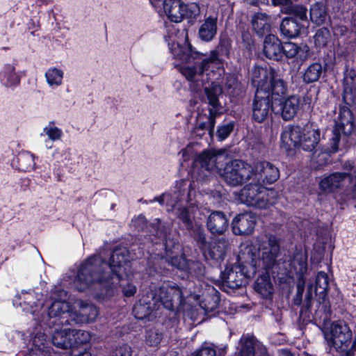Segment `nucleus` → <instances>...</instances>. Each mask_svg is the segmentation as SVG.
Returning <instances> with one entry per match:
<instances>
[{
	"label": "nucleus",
	"mask_w": 356,
	"mask_h": 356,
	"mask_svg": "<svg viewBox=\"0 0 356 356\" xmlns=\"http://www.w3.org/2000/svg\"><path fill=\"white\" fill-rule=\"evenodd\" d=\"M129 271L128 251L118 248L112 253L109 263L97 256L86 260L79 268L74 284L79 291L96 287V284L116 287L121 280L129 276Z\"/></svg>",
	"instance_id": "1"
},
{
	"label": "nucleus",
	"mask_w": 356,
	"mask_h": 356,
	"mask_svg": "<svg viewBox=\"0 0 356 356\" xmlns=\"http://www.w3.org/2000/svg\"><path fill=\"white\" fill-rule=\"evenodd\" d=\"M321 132L311 126L301 127L290 126L282 134V141L288 148L300 147L305 151L313 152L316 149L320 141Z\"/></svg>",
	"instance_id": "2"
},
{
	"label": "nucleus",
	"mask_w": 356,
	"mask_h": 356,
	"mask_svg": "<svg viewBox=\"0 0 356 356\" xmlns=\"http://www.w3.org/2000/svg\"><path fill=\"white\" fill-rule=\"evenodd\" d=\"M276 195L274 191L267 190L261 184L251 181L241 190L239 199L250 207L266 209L275 203Z\"/></svg>",
	"instance_id": "3"
},
{
	"label": "nucleus",
	"mask_w": 356,
	"mask_h": 356,
	"mask_svg": "<svg viewBox=\"0 0 356 356\" xmlns=\"http://www.w3.org/2000/svg\"><path fill=\"white\" fill-rule=\"evenodd\" d=\"M252 80L258 90L266 88L263 93L268 97L282 96L286 93L287 86L284 80L276 78L273 70L269 72L262 67H256L252 73Z\"/></svg>",
	"instance_id": "4"
},
{
	"label": "nucleus",
	"mask_w": 356,
	"mask_h": 356,
	"mask_svg": "<svg viewBox=\"0 0 356 356\" xmlns=\"http://www.w3.org/2000/svg\"><path fill=\"white\" fill-rule=\"evenodd\" d=\"M280 245L277 238L272 234L265 235L259 239L257 266L266 271L277 264Z\"/></svg>",
	"instance_id": "5"
},
{
	"label": "nucleus",
	"mask_w": 356,
	"mask_h": 356,
	"mask_svg": "<svg viewBox=\"0 0 356 356\" xmlns=\"http://www.w3.org/2000/svg\"><path fill=\"white\" fill-rule=\"evenodd\" d=\"M330 330V341L335 350L343 356H354L353 344L350 346L353 334L348 325L343 321H337L331 324Z\"/></svg>",
	"instance_id": "6"
},
{
	"label": "nucleus",
	"mask_w": 356,
	"mask_h": 356,
	"mask_svg": "<svg viewBox=\"0 0 356 356\" xmlns=\"http://www.w3.org/2000/svg\"><path fill=\"white\" fill-rule=\"evenodd\" d=\"M252 168L241 159H234L227 163L222 177L225 181L232 186H241L248 181H252Z\"/></svg>",
	"instance_id": "7"
},
{
	"label": "nucleus",
	"mask_w": 356,
	"mask_h": 356,
	"mask_svg": "<svg viewBox=\"0 0 356 356\" xmlns=\"http://www.w3.org/2000/svg\"><path fill=\"white\" fill-rule=\"evenodd\" d=\"M151 299L156 301L159 307V302L170 311L175 308L179 309L184 303L183 294L181 289L176 285L163 284L152 291L149 293Z\"/></svg>",
	"instance_id": "8"
},
{
	"label": "nucleus",
	"mask_w": 356,
	"mask_h": 356,
	"mask_svg": "<svg viewBox=\"0 0 356 356\" xmlns=\"http://www.w3.org/2000/svg\"><path fill=\"white\" fill-rule=\"evenodd\" d=\"M355 125L354 117L350 108L346 106L340 108L331 138V148L333 152L339 149V141L341 139H346L347 136L353 133Z\"/></svg>",
	"instance_id": "9"
},
{
	"label": "nucleus",
	"mask_w": 356,
	"mask_h": 356,
	"mask_svg": "<svg viewBox=\"0 0 356 356\" xmlns=\"http://www.w3.org/2000/svg\"><path fill=\"white\" fill-rule=\"evenodd\" d=\"M163 8L168 17L176 23L184 17L195 18L199 13L197 4L185 5L181 0H165Z\"/></svg>",
	"instance_id": "10"
},
{
	"label": "nucleus",
	"mask_w": 356,
	"mask_h": 356,
	"mask_svg": "<svg viewBox=\"0 0 356 356\" xmlns=\"http://www.w3.org/2000/svg\"><path fill=\"white\" fill-rule=\"evenodd\" d=\"M252 168V181L259 184H273L280 177L278 168L273 163L266 161H259L254 163Z\"/></svg>",
	"instance_id": "11"
},
{
	"label": "nucleus",
	"mask_w": 356,
	"mask_h": 356,
	"mask_svg": "<svg viewBox=\"0 0 356 356\" xmlns=\"http://www.w3.org/2000/svg\"><path fill=\"white\" fill-rule=\"evenodd\" d=\"M254 273V270L250 273L245 271V267L241 265L227 268L222 273V285L232 289H238L245 286Z\"/></svg>",
	"instance_id": "12"
},
{
	"label": "nucleus",
	"mask_w": 356,
	"mask_h": 356,
	"mask_svg": "<svg viewBox=\"0 0 356 356\" xmlns=\"http://www.w3.org/2000/svg\"><path fill=\"white\" fill-rule=\"evenodd\" d=\"M266 88H261L260 90L257 88L252 104V118L258 122H264L273 110L270 99L263 93L262 90Z\"/></svg>",
	"instance_id": "13"
},
{
	"label": "nucleus",
	"mask_w": 356,
	"mask_h": 356,
	"mask_svg": "<svg viewBox=\"0 0 356 356\" xmlns=\"http://www.w3.org/2000/svg\"><path fill=\"white\" fill-rule=\"evenodd\" d=\"M74 310L70 312L69 318L76 323H88L94 321L98 316L97 307L90 303L77 300L74 302Z\"/></svg>",
	"instance_id": "14"
},
{
	"label": "nucleus",
	"mask_w": 356,
	"mask_h": 356,
	"mask_svg": "<svg viewBox=\"0 0 356 356\" xmlns=\"http://www.w3.org/2000/svg\"><path fill=\"white\" fill-rule=\"evenodd\" d=\"M257 217L252 213H243L237 215L232 220L233 232L236 235L251 234L256 225Z\"/></svg>",
	"instance_id": "15"
},
{
	"label": "nucleus",
	"mask_w": 356,
	"mask_h": 356,
	"mask_svg": "<svg viewBox=\"0 0 356 356\" xmlns=\"http://www.w3.org/2000/svg\"><path fill=\"white\" fill-rule=\"evenodd\" d=\"M204 92L208 100V103L211 106L209 109V113H211L210 126L213 127L215 125L216 117L218 114L220 108L218 97L222 94V88L219 84L213 82L210 86L204 88Z\"/></svg>",
	"instance_id": "16"
},
{
	"label": "nucleus",
	"mask_w": 356,
	"mask_h": 356,
	"mask_svg": "<svg viewBox=\"0 0 356 356\" xmlns=\"http://www.w3.org/2000/svg\"><path fill=\"white\" fill-rule=\"evenodd\" d=\"M347 177L352 176L347 172H334L321 181L320 188L325 192H335L343 187Z\"/></svg>",
	"instance_id": "17"
},
{
	"label": "nucleus",
	"mask_w": 356,
	"mask_h": 356,
	"mask_svg": "<svg viewBox=\"0 0 356 356\" xmlns=\"http://www.w3.org/2000/svg\"><path fill=\"white\" fill-rule=\"evenodd\" d=\"M207 226L211 234L220 235L227 231L229 226V220L224 213L213 211L207 218Z\"/></svg>",
	"instance_id": "18"
},
{
	"label": "nucleus",
	"mask_w": 356,
	"mask_h": 356,
	"mask_svg": "<svg viewBox=\"0 0 356 356\" xmlns=\"http://www.w3.org/2000/svg\"><path fill=\"white\" fill-rule=\"evenodd\" d=\"M207 65L208 60H203L194 66L181 67L179 71L188 81L194 84L195 89H198L202 85L200 83V77L203 75L204 70L207 69Z\"/></svg>",
	"instance_id": "19"
},
{
	"label": "nucleus",
	"mask_w": 356,
	"mask_h": 356,
	"mask_svg": "<svg viewBox=\"0 0 356 356\" xmlns=\"http://www.w3.org/2000/svg\"><path fill=\"white\" fill-rule=\"evenodd\" d=\"M281 116L287 121L292 120L300 109V98L296 95H291L281 101Z\"/></svg>",
	"instance_id": "20"
},
{
	"label": "nucleus",
	"mask_w": 356,
	"mask_h": 356,
	"mask_svg": "<svg viewBox=\"0 0 356 356\" xmlns=\"http://www.w3.org/2000/svg\"><path fill=\"white\" fill-rule=\"evenodd\" d=\"M240 343L241 348L237 356H255V353L261 355V348H266L254 337L250 335L243 336Z\"/></svg>",
	"instance_id": "21"
},
{
	"label": "nucleus",
	"mask_w": 356,
	"mask_h": 356,
	"mask_svg": "<svg viewBox=\"0 0 356 356\" xmlns=\"http://www.w3.org/2000/svg\"><path fill=\"white\" fill-rule=\"evenodd\" d=\"M264 53L270 58L278 60L282 58V43L274 35H268L264 42Z\"/></svg>",
	"instance_id": "22"
},
{
	"label": "nucleus",
	"mask_w": 356,
	"mask_h": 356,
	"mask_svg": "<svg viewBox=\"0 0 356 356\" xmlns=\"http://www.w3.org/2000/svg\"><path fill=\"white\" fill-rule=\"evenodd\" d=\"M356 74L354 71H350L346 75L343 79V99L346 105L350 106L355 103L356 100Z\"/></svg>",
	"instance_id": "23"
},
{
	"label": "nucleus",
	"mask_w": 356,
	"mask_h": 356,
	"mask_svg": "<svg viewBox=\"0 0 356 356\" xmlns=\"http://www.w3.org/2000/svg\"><path fill=\"white\" fill-rule=\"evenodd\" d=\"M70 305L64 301H54L49 308L48 315L50 318L59 317L57 320L58 325L69 324V320L65 319L70 314Z\"/></svg>",
	"instance_id": "24"
},
{
	"label": "nucleus",
	"mask_w": 356,
	"mask_h": 356,
	"mask_svg": "<svg viewBox=\"0 0 356 356\" xmlns=\"http://www.w3.org/2000/svg\"><path fill=\"white\" fill-rule=\"evenodd\" d=\"M149 298H151V296L148 294L134 305L133 312L136 318L144 319L147 317L152 311L159 309V306L156 305V301L149 300Z\"/></svg>",
	"instance_id": "25"
},
{
	"label": "nucleus",
	"mask_w": 356,
	"mask_h": 356,
	"mask_svg": "<svg viewBox=\"0 0 356 356\" xmlns=\"http://www.w3.org/2000/svg\"><path fill=\"white\" fill-rule=\"evenodd\" d=\"M253 31L259 36H263L270 32V17L266 13H255L251 19Z\"/></svg>",
	"instance_id": "26"
},
{
	"label": "nucleus",
	"mask_w": 356,
	"mask_h": 356,
	"mask_svg": "<svg viewBox=\"0 0 356 356\" xmlns=\"http://www.w3.org/2000/svg\"><path fill=\"white\" fill-rule=\"evenodd\" d=\"M254 289L264 298H270L273 294L274 287L268 273L257 277L254 282Z\"/></svg>",
	"instance_id": "27"
},
{
	"label": "nucleus",
	"mask_w": 356,
	"mask_h": 356,
	"mask_svg": "<svg viewBox=\"0 0 356 356\" xmlns=\"http://www.w3.org/2000/svg\"><path fill=\"white\" fill-rule=\"evenodd\" d=\"M217 17H208L199 29L198 35L204 41H211L217 32Z\"/></svg>",
	"instance_id": "28"
},
{
	"label": "nucleus",
	"mask_w": 356,
	"mask_h": 356,
	"mask_svg": "<svg viewBox=\"0 0 356 356\" xmlns=\"http://www.w3.org/2000/svg\"><path fill=\"white\" fill-rule=\"evenodd\" d=\"M301 28L302 25L293 17H285L280 26L282 35L289 38L298 36Z\"/></svg>",
	"instance_id": "29"
},
{
	"label": "nucleus",
	"mask_w": 356,
	"mask_h": 356,
	"mask_svg": "<svg viewBox=\"0 0 356 356\" xmlns=\"http://www.w3.org/2000/svg\"><path fill=\"white\" fill-rule=\"evenodd\" d=\"M71 329H63L54 332L51 337L52 343L58 348L67 349L73 346L71 337Z\"/></svg>",
	"instance_id": "30"
},
{
	"label": "nucleus",
	"mask_w": 356,
	"mask_h": 356,
	"mask_svg": "<svg viewBox=\"0 0 356 356\" xmlns=\"http://www.w3.org/2000/svg\"><path fill=\"white\" fill-rule=\"evenodd\" d=\"M220 300L219 293L214 288H211L204 294L200 305L206 313L211 312L218 307Z\"/></svg>",
	"instance_id": "31"
},
{
	"label": "nucleus",
	"mask_w": 356,
	"mask_h": 356,
	"mask_svg": "<svg viewBox=\"0 0 356 356\" xmlns=\"http://www.w3.org/2000/svg\"><path fill=\"white\" fill-rule=\"evenodd\" d=\"M222 156V153L217 154L216 151H204L198 156V161L202 168L208 171L218 168V159Z\"/></svg>",
	"instance_id": "32"
},
{
	"label": "nucleus",
	"mask_w": 356,
	"mask_h": 356,
	"mask_svg": "<svg viewBox=\"0 0 356 356\" xmlns=\"http://www.w3.org/2000/svg\"><path fill=\"white\" fill-rule=\"evenodd\" d=\"M291 270L298 275H303L307 269V256L302 251L296 252L290 260Z\"/></svg>",
	"instance_id": "33"
},
{
	"label": "nucleus",
	"mask_w": 356,
	"mask_h": 356,
	"mask_svg": "<svg viewBox=\"0 0 356 356\" xmlns=\"http://www.w3.org/2000/svg\"><path fill=\"white\" fill-rule=\"evenodd\" d=\"M327 18L325 6L323 3L317 2L310 8V19L316 25L324 24Z\"/></svg>",
	"instance_id": "34"
},
{
	"label": "nucleus",
	"mask_w": 356,
	"mask_h": 356,
	"mask_svg": "<svg viewBox=\"0 0 356 356\" xmlns=\"http://www.w3.org/2000/svg\"><path fill=\"white\" fill-rule=\"evenodd\" d=\"M323 74V67L320 63H314L305 70L302 79L305 83H312L319 80Z\"/></svg>",
	"instance_id": "35"
},
{
	"label": "nucleus",
	"mask_w": 356,
	"mask_h": 356,
	"mask_svg": "<svg viewBox=\"0 0 356 356\" xmlns=\"http://www.w3.org/2000/svg\"><path fill=\"white\" fill-rule=\"evenodd\" d=\"M178 52L175 54V56L183 62H189L191 59L197 58L199 53L193 49L192 45L186 40L184 46L177 44Z\"/></svg>",
	"instance_id": "36"
},
{
	"label": "nucleus",
	"mask_w": 356,
	"mask_h": 356,
	"mask_svg": "<svg viewBox=\"0 0 356 356\" xmlns=\"http://www.w3.org/2000/svg\"><path fill=\"white\" fill-rule=\"evenodd\" d=\"M196 209L194 207H183L179 209L178 218L184 223L186 228H192L195 222H193Z\"/></svg>",
	"instance_id": "37"
},
{
	"label": "nucleus",
	"mask_w": 356,
	"mask_h": 356,
	"mask_svg": "<svg viewBox=\"0 0 356 356\" xmlns=\"http://www.w3.org/2000/svg\"><path fill=\"white\" fill-rule=\"evenodd\" d=\"M42 296V289L37 287L26 293L24 298L27 302V304L33 307V306L38 307L43 305L42 302H40Z\"/></svg>",
	"instance_id": "38"
},
{
	"label": "nucleus",
	"mask_w": 356,
	"mask_h": 356,
	"mask_svg": "<svg viewBox=\"0 0 356 356\" xmlns=\"http://www.w3.org/2000/svg\"><path fill=\"white\" fill-rule=\"evenodd\" d=\"M188 230L191 231V234L200 245V248H204L207 245V236L204 229L202 225L195 222L193 227L190 228Z\"/></svg>",
	"instance_id": "39"
},
{
	"label": "nucleus",
	"mask_w": 356,
	"mask_h": 356,
	"mask_svg": "<svg viewBox=\"0 0 356 356\" xmlns=\"http://www.w3.org/2000/svg\"><path fill=\"white\" fill-rule=\"evenodd\" d=\"M329 287V279L327 273L325 272H319L316 279V291L319 293L325 295Z\"/></svg>",
	"instance_id": "40"
},
{
	"label": "nucleus",
	"mask_w": 356,
	"mask_h": 356,
	"mask_svg": "<svg viewBox=\"0 0 356 356\" xmlns=\"http://www.w3.org/2000/svg\"><path fill=\"white\" fill-rule=\"evenodd\" d=\"M71 337L73 345H80L87 343L90 339L89 332L81 330H71Z\"/></svg>",
	"instance_id": "41"
},
{
	"label": "nucleus",
	"mask_w": 356,
	"mask_h": 356,
	"mask_svg": "<svg viewBox=\"0 0 356 356\" xmlns=\"http://www.w3.org/2000/svg\"><path fill=\"white\" fill-rule=\"evenodd\" d=\"M45 76L49 85H60L62 82L63 72L56 68L49 70Z\"/></svg>",
	"instance_id": "42"
},
{
	"label": "nucleus",
	"mask_w": 356,
	"mask_h": 356,
	"mask_svg": "<svg viewBox=\"0 0 356 356\" xmlns=\"http://www.w3.org/2000/svg\"><path fill=\"white\" fill-rule=\"evenodd\" d=\"M127 277H125L122 281L127 278ZM121 282L122 280L120 282V283L116 286V287H114L113 285H111L110 286H106L105 284H96V286H101L102 287H104L106 291H107V293L108 294H110V293L108 292V290L111 289L112 290L113 289H117L118 286H122V292L124 293V295L126 296V297H131V296H133L136 292V287L131 284H127L126 286H124L121 284Z\"/></svg>",
	"instance_id": "43"
},
{
	"label": "nucleus",
	"mask_w": 356,
	"mask_h": 356,
	"mask_svg": "<svg viewBox=\"0 0 356 356\" xmlns=\"http://www.w3.org/2000/svg\"><path fill=\"white\" fill-rule=\"evenodd\" d=\"M227 248V243L225 240L218 241L211 248V254L216 259L222 258L226 252Z\"/></svg>",
	"instance_id": "44"
},
{
	"label": "nucleus",
	"mask_w": 356,
	"mask_h": 356,
	"mask_svg": "<svg viewBox=\"0 0 356 356\" xmlns=\"http://www.w3.org/2000/svg\"><path fill=\"white\" fill-rule=\"evenodd\" d=\"M330 37V31L327 28H321L317 31L314 36V42L317 46H325Z\"/></svg>",
	"instance_id": "45"
},
{
	"label": "nucleus",
	"mask_w": 356,
	"mask_h": 356,
	"mask_svg": "<svg viewBox=\"0 0 356 356\" xmlns=\"http://www.w3.org/2000/svg\"><path fill=\"white\" fill-rule=\"evenodd\" d=\"M300 47L297 44L293 42H285L284 44H282V56L284 54L287 58H293L295 57Z\"/></svg>",
	"instance_id": "46"
},
{
	"label": "nucleus",
	"mask_w": 356,
	"mask_h": 356,
	"mask_svg": "<svg viewBox=\"0 0 356 356\" xmlns=\"http://www.w3.org/2000/svg\"><path fill=\"white\" fill-rule=\"evenodd\" d=\"M162 340V334L155 330H149L146 334V343L150 346H156Z\"/></svg>",
	"instance_id": "47"
},
{
	"label": "nucleus",
	"mask_w": 356,
	"mask_h": 356,
	"mask_svg": "<svg viewBox=\"0 0 356 356\" xmlns=\"http://www.w3.org/2000/svg\"><path fill=\"white\" fill-rule=\"evenodd\" d=\"M312 286H310L307 289V293L305 295V298L303 302V306L300 309V315H303L304 314H306L307 311L309 310L311 305H312Z\"/></svg>",
	"instance_id": "48"
},
{
	"label": "nucleus",
	"mask_w": 356,
	"mask_h": 356,
	"mask_svg": "<svg viewBox=\"0 0 356 356\" xmlns=\"http://www.w3.org/2000/svg\"><path fill=\"white\" fill-rule=\"evenodd\" d=\"M195 356H216V351L211 346L203 345L195 353Z\"/></svg>",
	"instance_id": "49"
},
{
	"label": "nucleus",
	"mask_w": 356,
	"mask_h": 356,
	"mask_svg": "<svg viewBox=\"0 0 356 356\" xmlns=\"http://www.w3.org/2000/svg\"><path fill=\"white\" fill-rule=\"evenodd\" d=\"M234 125L232 124H227L221 126L218 129V137L220 140L225 139L233 131Z\"/></svg>",
	"instance_id": "50"
},
{
	"label": "nucleus",
	"mask_w": 356,
	"mask_h": 356,
	"mask_svg": "<svg viewBox=\"0 0 356 356\" xmlns=\"http://www.w3.org/2000/svg\"><path fill=\"white\" fill-rule=\"evenodd\" d=\"M307 8L302 6H294L292 7V14L300 20H306Z\"/></svg>",
	"instance_id": "51"
},
{
	"label": "nucleus",
	"mask_w": 356,
	"mask_h": 356,
	"mask_svg": "<svg viewBox=\"0 0 356 356\" xmlns=\"http://www.w3.org/2000/svg\"><path fill=\"white\" fill-rule=\"evenodd\" d=\"M131 348L130 346L127 345H124L120 346L115 350H113L110 356H131Z\"/></svg>",
	"instance_id": "52"
},
{
	"label": "nucleus",
	"mask_w": 356,
	"mask_h": 356,
	"mask_svg": "<svg viewBox=\"0 0 356 356\" xmlns=\"http://www.w3.org/2000/svg\"><path fill=\"white\" fill-rule=\"evenodd\" d=\"M44 131L51 140L58 139L60 137L61 131L56 127H46Z\"/></svg>",
	"instance_id": "53"
},
{
	"label": "nucleus",
	"mask_w": 356,
	"mask_h": 356,
	"mask_svg": "<svg viewBox=\"0 0 356 356\" xmlns=\"http://www.w3.org/2000/svg\"><path fill=\"white\" fill-rule=\"evenodd\" d=\"M304 292V284H298L297 285V293L293 298V304L300 306L302 302V294Z\"/></svg>",
	"instance_id": "54"
},
{
	"label": "nucleus",
	"mask_w": 356,
	"mask_h": 356,
	"mask_svg": "<svg viewBox=\"0 0 356 356\" xmlns=\"http://www.w3.org/2000/svg\"><path fill=\"white\" fill-rule=\"evenodd\" d=\"M211 117V113H209V116L208 117V121L204 122L202 123H200L198 124V127H197V129H207L209 131V134L211 136L213 134V129H214V125L213 127L210 126V118Z\"/></svg>",
	"instance_id": "55"
},
{
	"label": "nucleus",
	"mask_w": 356,
	"mask_h": 356,
	"mask_svg": "<svg viewBox=\"0 0 356 356\" xmlns=\"http://www.w3.org/2000/svg\"><path fill=\"white\" fill-rule=\"evenodd\" d=\"M316 99L312 90L307 91L303 97V106H307L308 108H310L313 102Z\"/></svg>",
	"instance_id": "56"
},
{
	"label": "nucleus",
	"mask_w": 356,
	"mask_h": 356,
	"mask_svg": "<svg viewBox=\"0 0 356 356\" xmlns=\"http://www.w3.org/2000/svg\"><path fill=\"white\" fill-rule=\"evenodd\" d=\"M171 264L179 269L185 270L186 268V262L182 258L173 257L171 259Z\"/></svg>",
	"instance_id": "57"
},
{
	"label": "nucleus",
	"mask_w": 356,
	"mask_h": 356,
	"mask_svg": "<svg viewBox=\"0 0 356 356\" xmlns=\"http://www.w3.org/2000/svg\"><path fill=\"white\" fill-rule=\"evenodd\" d=\"M134 226L138 229H143L145 224V219L144 216H140L134 222Z\"/></svg>",
	"instance_id": "58"
},
{
	"label": "nucleus",
	"mask_w": 356,
	"mask_h": 356,
	"mask_svg": "<svg viewBox=\"0 0 356 356\" xmlns=\"http://www.w3.org/2000/svg\"><path fill=\"white\" fill-rule=\"evenodd\" d=\"M272 4L275 6H289L290 5L292 1L291 0H271Z\"/></svg>",
	"instance_id": "59"
},
{
	"label": "nucleus",
	"mask_w": 356,
	"mask_h": 356,
	"mask_svg": "<svg viewBox=\"0 0 356 356\" xmlns=\"http://www.w3.org/2000/svg\"><path fill=\"white\" fill-rule=\"evenodd\" d=\"M168 232V228L163 227V229H159L157 231V235H158L159 238H161L162 240H166Z\"/></svg>",
	"instance_id": "60"
},
{
	"label": "nucleus",
	"mask_w": 356,
	"mask_h": 356,
	"mask_svg": "<svg viewBox=\"0 0 356 356\" xmlns=\"http://www.w3.org/2000/svg\"><path fill=\"white\" fill-rule=\"evenodd\" d=\"M40 340V337H36L35 339H34V341H33V343L34 344L38 347V349L43 352V353H49V350H46V346L44 345V344H38V341Z\"/></svg>",
	"instance_id": "61"
},
{
	"label": "nucleus",
	"mask_w": 356,
	"mask_h": 356,
	"mask_svg": "<svg viewBox=\"0 0 356 356\" xmlns=\"http://www.w3.org/2000/svg\"><path fill=\"white\" fill-rule=\"evenodd\" d=\"M8 80L10 82V85H15L19 81V77L15 73L10 74Z\"/></svg>",
	"instance_id": "62"
},
{
	"label": "nucleus",
	"mask_w": 356,
	"mask_h": 356,
	"mask_svg": "<svg viewBox=\"0 0 356 356\" xmlns=\"http://www.w3.org/2000/svg\"><path fill=\"white\" fill-rule=\"evenodd\" d=\"M218 59V54L216 51H212L209 58L204 59V60H208V64L213 63Z\"/></svg>",
	"instance_id": "63"
},
{
	"label": "nucleus",
	"mask_w": 356,
	"mask_h": 356,
	"mask_svg": "<svg viewBox=\"0 0 356 356\" xmlns=\"http://www.w3.org/2000/svg\"><path fill=\"white\" fill-rule=\"evenodd\" d=\"M226 85L228 88H231L232 86H234L235 88L238 86V83L235 79H230L229 81H228L227 82Z\"/></svg>",
	"instance_id": "64"
}]
</instances>
